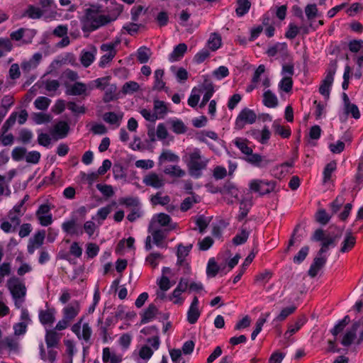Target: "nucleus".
Here are the masks:
<instances>
[{
  "mask_svg": "<svg viewBox=\"0 0 363 363\" xmlns=\"http://www.w3.org/2000/svg\"><path fill=\"white\" fill-rule=\"evenodd\" d=\"M140 113L145 120L154 122L164 117L167 113V106L162 101L155 100L153 111L150 109L143 108Z\"/></svg>",
  "mask_w": 363,
  "mask_h": 363,
  "instance_id": "nucleus-5",
  "label": "nucleus"
},
{
  "mask_svg": "<svg viewBox=\"0 0 363 363\" xmlns=\"http://www.w3.org/2000/svg\"><path fill=\"white\" fill-rule=\"evenodd\" d=\"M272 128L274 132L284 138H287L291 135V130L289 127H284L280 124L277 120L274 121L272 123Z\"/></svg>",
  "mask_w": 363,
  "mask_h": 363,
  "instance_id": "nucleus-52",
  "label": "nucleus"
},
{
  "mask_svg": "<svg viewBox=\"0 0 363 363\" xmlns=\"http://www.w3.org/2000/svg\"><path fill=\"white\" fill-rule=\"evenodd\" d=\"M187 50V46L185 43L177 45L169 55V60L172 62L180 60Z\"/></svg>",
  "mask_w": 363,
  "mask_h": 363,
  "instance_id": "nucleus-38",
  "label": "nucleus"
},
{
  "mask_svg": "<svg viewBox=\"0 0 363 363\" xmlns=\"http://www.w3.org/2000/svg\"><path fill=\"white\" fill-rule=\"evenodd\" d=\"M143 183L148 186L159 189L164 186V180L162 175L151 172L144 177Z\"/></svg>",
  "mask_w": 363,
  "mask_h": 363,
  "instance_id": "nucleus-25",
  "label": "nucleus"
},
{
  "mask_svg": "<svg viewBox=\"0 0 363 363\" xmlns=\"http://www.w3.org/2000/svg\"><path fill=\"white\" fill-rule=\"evenodd\" d=\"M42 86L46 90L50 96H55L60 87V83L56 79H43L41 81Z\"/></svg>",
  "mask_w": 363,
  "mask_h": 363,
  "instance_id": "nucleus-43",
  "label": "nucleus"
},
{
  "mask_svg": "<svg viewBox=\"0 0 363 363\" xmlns=\"http://www.w3.org/2000/svg\"><path fill=\"white\" fill-rule=\"evenodd\" d=\"M55 308H47L39 312V320L43 325H51L55 320Z\"/></svg>",
  "mask_w": 363,
  "mask_h": 363,
  "instance_id": "nucleus-31",
  "label": "nucleus"
},
{
  "mask_svg": "<svg viewBox=\"0 0 363 363\" xmlns=\"http://www.w3.org/2000/svg\"><path fill=\"white\" fill-rule=\"evenodd\" d=\"M108 22L107 18L96 6L88 9L84 17V25L95 30Z\"/></svg>",
  "mask_w": 363,
  "mask_h": 363,
  "instance_id": "nucleus-4",
  "label": "nucleus"
},
{
  "mask_svg": "<svg viewBox=\"0 0 363 363\" xmlns=\"http://www.w3.org/2000/svg\"><path fill=\"white\" fill-rule=\"evenodd\" d=\"M157 309L155 305H149L141 315V324H145L152 320L157 314Z\"/></svg>",
  "mask_w": 363,
  "mask_h": 363,
  "instance_id": "nucleus-45",
  "label": "nucleus"
},
{
  "mask_svg": "<svg viewBox=\"0 0 363 363\" xmlns=\"http://www.w3.org/2000/svg\"><path fill=\"white\" fill-rule=\"evenodd\" d=\"M191 246L179 245L177 250V264L179 265L185 264V258L188 255Z\"/></svg>",
  "mask_w": 363,
  "mask_h": 363,
  "instance_id": "nucleus-58",
  "label": "nucleus"
},
{
  "mask_svg": "<svg viewBox=\"0 0 363 363\" xmlns=\"http://www.w3.org/2000/svg\"><path fill=\"white\" fill-rule=\"evenodd\" d=\"M252 138L262 144L268 142L271 136V132L267 126H264L262 130L255 129L251 131Z\"/></svg>",
  "mask_w": 363,
  "mask_h": 363,
  "instance_id": "nucleus-32",
  "label": "nucleus"
},
{
  "mask_svg": "<svg viewBox=\"0 0 363 363\" xmlns=\"http://www.w3.org/2000/svg\"><path fill=\"white\" fill-rule=\"evenodd\" d=\"M123 117L122 112H107L104 114L103 120L114 128H118L121 125Z\"/></svg>",
  "mask_w": 363,
  "mask_h": 363,
  "instance_id": "nucleus-33",
  "label": "nucleus"
},
{
  "mask_svg": "<svg viewBox=\"0 0 363 363\" xmlns=\"http://www.w3.org/2000/svg\"><path fill=\"white\" fill-rule=\"evenodd\" d=\"M305 323L306 319L304 318H299L294 324L289 325L287 331L285 333V337H289L296 333L298 330H300Z\"/></svg>",
  "mask_w": 363,
  "mask_h": 363,
  "instance_id": "nucleus-62",
  "label": "nucleus"
},
{
  "mask_svg": "<svg viewBox=\"0 0 363 363\" xmlns=\"http://www.w3.org/2000/svg\"><path fill=\"white\" fill-rule=\"evenodd\" d=\"M269 316V313L266 315H262L256 322L255 330L252 331L251 335L252 340H255L258 334L262 331L264 324L267 321V318Z\"/></svg>",
  "mask_w": 363,
  "mask_h": 363,
  "instance_id": "nucleus-61",
  "label": "nucleus"
},
{
  "mask_svg": "<svg viewBox=\"0 0 363 363\" xmlns=\"http://www.w3.org/2000/svg\"><path fill=\"white\" fill-rule=\"evenodd\" d=\"M40 52L35 53L29 60H25L21 63V69L25 72H30L35 69L42 60Z\"/></svg>",
  "mask_w": 363,
  "mask_h": 363,
  "instance_id": "nucleus-29",
  "label": "nucleus"
},
{
  "mask_svg": "<svg viewBox=\"0 0 363 363\" xmlns=\"http://www.w3.org/2000/svg\"><path fill=\"white\" fill-rule=\"evenodd\" d=\"M360 323L359 322L354 323L352 326L350 328H347L344 333L342 340L341 341V343L344 346H348L350 345L352 341L354 340L356 332L357 329L359 328Z\"/></svg>",
  "mask_w": 363,
  "mask_h": 363,
  "instance_id": "nucleus-34",
  "label": "nucleus"
},
{
  "mask_svg": "<svg viewBox=\"0 0 363 363\" xmlns=\"http://www.w3.org/2000/svg\"><path fill=\"white\" fill-rule=\"evenodd\" d=\"M220 192L228 203H233L238 199L240 191L234 184L228 182L224 185Z\"/></svg>",
  "mask_w": 363,
  "mask_h": 363,
  "instance_id": "nucleus-22",
  "label": "nucleus"
},
{
  "mask_svg": "<svg viewBox=\"0 0 363 363\" xmlns=\"http://www.w3.org/2000/svg\"><path fill=\"white\" fill-rule=\"evenodd\" d=\"M69 128L67 123L63 121L59 122L54 127L53 134L58 138H63L67 135Z\"/></svg>",
  "mask_w": 363,
  "mask_h": 363,
  "instance_id": "nucleus-51",
  "label": "nucleus"
},
{
  "mask_svg": "<svg viewBox=\"0 0 363 363\" xmlns=\"http://www.w3.org/2000/svg\"><path fill=\"white\" fill-rule=\"evenodd\" d=\"M187 289V280L181 279L177 287L167 296V300L175 305L182 306L185 301L186 298L184 294Z\"/></svg>",
  "mask_w": 363,
  "mask_h": 363,
  "instance_id": "nucleus-7",
  "label": "nucleus"
},
{
  "mask_svg": "<svg viewBox=\"0 0 363 363\" xmlns=\"http://www.w3.org/2000/svg\"><path fill=\"white\" fill-rule=\"evenodd\" d=\"M109 81L110 77L98 78L95 80L89 82V88L91 91L95 88L105 90L108 85L110 84Z\"/></svg>",
  "mask_w": 363,
  "mask_h": 363,
  "instance_id": "nucleus-50",
  "label": "nucleus"
},
{
  "mask_svg": "<svg viewBox=\"0 0 363 363\" xmlns=\"http://www.w3.org/2000/svg\"><path fill=\"white\" fill-rule=\"evenodd\" d=\"M80 310L81 307L78 301H72L63 308L62 313L63 317L71 322L77 316Z\"/></svg>",
  "mask_w": 363,
  "mask_h": 363,
  "instance_id": "nucleus-24",
  "label": "nucleus"
},
{
  "mask_svg": "<svg viewBox=\"0 0 363 363\" xmlns=\"http://www.w3.org/2000/svg\"><path fill=\"white\" fill-rule=\"evenodd\" d=\"M276 184L274 182H269L261 179H253L250 182L249 187L252 191L259 194H266L274 190Z\"/></svg>",
  "mask_w": 363,
  "mask_h": 363,
  "instance_id": "nucleus-8",
  "label": "nucleus"
},
{
  "mask_svg": "<svg viewBox=\"0 0 363 363\" xmlns=\"http://www.w3.org/2000/svg\"><path fill=\"white\" fill-rule=\"evenodd\" d=\"M134 242L135 240L131 237L126 240H121L116 247V252L123 255L127 252L128 250H133Z\"/></svg>",
  "mask_w": 363,
  "mask_h": 363,
  "instance_id": "nucleus-44",
  "label": "nucleus"
},
{
  "mask_svg": "<svg viewBox=\"0 0 363 363\" xmlns=\"http://www.w3.org/2000/svg\"><path fill=\"white\" fill-rule=\"evenodd\" d=\"M266 52L269 57L279 56L285 58L289 55L287 44L286 43H277L269 46Z\"/></svg>",
  "mask_w": 363,
  "mask_h": 363,
  "instance_id": "nucleus-20",
  "label": "nucleus"
},
{
  "mask_svg": "<svg viewBox=\"0 0 363 363\" xmlns=\"http://www.w3.org/2000/svg\"><path fill=\"white\" fill-rule=\"evenodd\" d=\"M235 146L247 157L252 153V149L248 146L247 141L241 138H237L233 141Z\"/></svg>",
  "mask_w": 363,
  "mask_h": 363,
  "instance_id": "nucleus-53",
  "label": "nucleus"
},
{
  "mask_svg": "<svg viewBox=\"0 0 363 363\" xmlns=\"http://www.w3.org/2000/svg\"><path fill=\"white\" fill-rule=\"evenodd\" d=\"M251 3L249 0H238L236 13L238 16H242L247 13L250 8Z\"/></svg>",
  "mask_w": 363,
  "mask_h": 363,
  "instance_id": "nucleus-60",
  "label": "nucleus"
},
{
  "mask_svg": "<svg viewBox=\"0 0 363 363\" xmlns=\"http://www.w3.org/2000/svg\"><path fill=\"white\" fill-rule=\"evenodd\" d=\"M172 271L169 267H163L162 269V276L157 279V284L161 291H167L174 284L170 281V277L172 276Z\"/></svg>",
  "mask_w": 363,
  "mask_h": 363,
  "instance_id": "nucleus-21",
  "label": "nucleus"
},
{
  "mask_svg": "<svg viewBox=\"0 0 363 363\" xmlns=\"http://www.w3.org/2000/svg\"><path fill=\"white\" fill-rule=\"evenodd\" d=\"M45 231H39L35 233L31 239H30L28 245V252L30 254H33L35 250L42 246L45 239Z\"/></svg>",
  "mask_w": 363,
  "mask_h": 363,
  "instance_id": "nucleus-30",
  "label": "nucleus"
},
{
  "mask_svg": "<svg viewBox=\"0 0 363 363\" xmlns=\"http://www.w3.org/2000/svg\"><path fill=\"white\" fill-rule=\"evenodd\" d=\"M59 341L60 337L55 331L52 330H46L45 342L47 347H57Z\"/></svg>",
  "mask_w": 363,
  "mask_h": 363,
  "instance_id": "nucleus-47",
  "label": "nucleus"
},
{
  "mask_svg": "<svg viewBox=\"0 0 363 363\" xmlns=\"http://www.w3.org/2000/svg\"><path fill=\"white\" fill-rule=\"evenodd\" d=\"M337 164L335 161H332L326 164L323 170V182L328 183L331 180L332 174L335 171Z\"/></svg>",
  "mask_w": 363,
  "mask_h": 363,
  "instance_id": "nucleus-54",
  "label": "nucleus"
},
{
  "mask_svg": "<svg viewBox=\"0 0 363 363\" xmlns=\"http://www.w3.org/2000/svg\"><path fill=\"white\" fill-rule=\"evenodd\" d=\"M72 331L77 335L78 339L87 342L89 340L92 330L88 323L84 322V318L79 320L72 327Z\"/></svg>",
  "mask_w": 363,
  "mask_h": 363,
  "instance_id": "nucleus-9",
  "label": "nucleus"
},
{
  "mask_svg": "<svg viewBox=\"0 0 363 363\" xmlns=\"http://www.w3.org/2000/svg\"><path fill=\"white\" fill-rule=\"evenodd\" d=\"M140 332L145 335H151L152 337L147 339L146 344L138 347L134 351L133 355L136 357L138 363H147L154 352L159 349L160 341L155 327H145Z\"/></svg>",
  "mask_w": 363,
  "mask_h": 363,
  "instance_id": "nucleus-1",
  "label": "nucleus"
},
{
  "mask_svg": "<svg viewBox=\"0 0 363 363\" xmlns=\"http://www.w3.org/2000/svg\"><path fill=\"white\" fill-rule=\"evenodd\" d=\"M204 78V84H203V88L205 90V94H203L201 103L200 104L201 107H203L205 104L210 100L213 93L215 92V89L213 84L207 79L206 76H203Z\"/></svg>",
  "mask_w": 363,
  "mask_h": 363,
  "instance_id": "nucleus-35",
  "label": "nucleus"
},
{
  "mask_svg": "<svg viewBox=\"0 0 363 363\" xmlns=\"http://www.w3.org/2000/svg\"><path fill=\"white\" fill-rule=\"evenodd\" d=\"M245 160L252 165L257 167H264L269 163V160L265 157L257 153H250L245 157Z\"/></svg>",
  "mask_w": 363,
  "mask_h": 363,
  "instance_id": "nucleus-27",
  "label": "nucleus"
},
{
  "mask_svg": "<svg viewBox=\"0 0 363 363\" xmlns=\"http://www.w3.org/2000/svg\"><path fill=\"white\" fill-rule=\"evenodd\" d=\"M201 198L196 194H191L184 199L180 206L182 211H186L190 209L195 203H199Z\"/></svg>",
  "mask_w": 363,
  "mask_h": 363,
  "instance_id": "nucleus-46",
  "label": "nucleus"
},
{
  "mask_svg": "<svg viewBox=\"0 0 363 363\" xmlns=\"http://www.w3.org/2000/svg\"><path fill=\"white\" fill-rule=\"evenodd\" d=\"M167 123L172 130L176 134H183L186 131V126L181 119L172 118Z\"/></svg>",
  "mask_w": 363,
  "mask_h": 363,
  "instance_id": "nucleus-36",
  "label": "nucleus"
},
{
  "mask_svg": "<svg viewBox=\"0 0 363 363\" xmlns=\"http://www.w3.org/2000/svg\"><path fill=\"white\" fill-rule=\"evenodd\" d=\"M336 63H331L328 69L326 70L324 79H323L321 84L320 86L319 92L326 99L329 98L330 89L333 83L334 76L336 72Z\"/></svg>",
  "mask_w": 363,
  "mask_h": 363,
  "instance_id": "nucleus-6",
  "label": "nucleus"
},
{
  "mask_svg": "<svg viewBox=\"0 0 363 363\" xmlns=\"http://www.w3.org/2000/svg\"><path fill=\"white\" fill-rule=\"evenodd\" d=\"M132 340L133 335L131 334L123 333L119 337L118 343L123 350H127L131 344Z\"/></svg>",
  "mask_w": 363,
  "mask_h": 363,
  "instance_id": "nucleus-63",
  "label": "nucleus"
},
{
  "mask_svg": "<svg viewBox=\"0 0 363 363\" xmlns=\"http://www.w3.org/2000/svg\"><path fill=\"white\" fill-rule=\"evenodd\" d=\"M47 348H48V352H45V350L43 349V345H40V358L43 361H48L50 363H54L56 359V356H57V350H56L57 347H47Z\"/></svg>",
  "mask_w": 363,
  "mask_h": 363,
  "instance_id": "nucleus-42",
  "label": "nucleus"
},
{
  "mask_svg": "<svg viewBox=\"0 0 363 363\" xmlns=\"http://www.w3.org/2000/svg\"><path fill=\"white\" fill-rule=\"evenodd\" d=\"M152 230V237L147 236L145 240V250L149 251L152 249V238L153 243L160 247H163V240L165 238V231L161 230L160 228H154L151 229Z\"/></svg>",
  "mask_w": 363,
  "mask_h": 363,
  "instance_id": "nucleus-14",
  "label": "nucleus"
},
{
  "mask_svg": "<svg viewBox=\"0 0 363 363\" xmlns=\"http://www.w3.org/2000/svg\"><path fill=\"white\" fill-rule=\"evenodd\" d=\"M8 288L12 295L15 306L21 308L24 302L26 289L24 284L18 278L12 277L7 282Z\"/></svg>",
  "mask_w": 363,
  "mask_h": 363,
  "instance_id": "nucleus-3",
  "label": "nucleus"
},
{
  "mask_svg": "<svg viewBox=\"0 0 363 363\" xmlns=\"http://www.w3.org/2000/svg\"><path fill=\"white\" fill-rule=\"evenodd\" d=\"M97 54V49L94 45H90L86 49L82 50L80 54V61L84 67H89L95 60Z\"/></svg>",
  "mask_w": 363,
  "mask_h": 363,
  "instance_id": "nucleus-19",
  "label": "nucleus"
},
{
  "mask_svg": "<svg viewBox=\"0 0 363 363\" xmlns=\"http://www.w3.org/2000/svg\"><path fill=\"white\" fill-rule=\"evenodd\" d=\"M183 159L187 164L190 174L196 178L201 176V171L208 162V160L202 157L197 148L188 150Z\"/></svg>",
  "mask_w": 363,
  "mask_h": 363,
  "instance_id": "nucleus-2",
  "label": "nucleus"
},
{
  "mask_svg": "<svg viewBox=\"0 0 363 363\" xmlns=\"http://www.w3.org/2000/svg\"><path fill=\"white\" fill-rule=\"evenodd\" d=\"M35 35V32L33 29L28 28H20L11 33V38L18 43V45H21L23 44L30 43L33 37Z\"/></svg>",
  "mask_w": 363,
  "mask_h": 363,
  "instance_id": "nucleus-11",
  "label": "nucleus"
},
{
  "mask_svg": "<svg viewBox=\"0 0 363 363\" xmlns=\"http://www.w3.org/2000/svg\"><path fill=\"white\" fill-rule=\"evenodd\" d=\"M36 216L40 224L43 226H48L52 223V215L48 204H42L39 206L36 212Z\"/></svg>",
  "mask_w": 363,
  "mask_h": 363,
  "instance_id": "nucleus-15",
  "label": "nucleus"
},
{
  "mask_svg": "<svg viewBox=\"0 0 363 363\" xmlns=\"http://www.w3.org/2000/svg\"><path fill=\"white\" fill-rule=\"evenodd\" d=\"M199 298L195 296L187 311V320L190 324H194L197 322L201 315V311L199 309Z\"/></svg>",
  "mask_w": 363,
  "mask_h": 363,
  "instance_id": "nucleus-23",
  "label": "nucleus"
},
{
  "mask_svg": "<svg viewBox=\"0 0 363 363\" xmlns=\"http://www.w3.org/2000/svg\"><path fill=\"white\" fill-rule=\"evenodd\" d=\"M162 259V256L161 254L153 252L147 256L145 263L152 268H156L159 265Z\"/></svg>",
  "mask_w": 363,
  "mask_h": 363,
  "instance_id": "nucleus-59",
  "label": "nucleus"
},
{
  "mask_svg": "<svg viewBox=\"0 0 363 363\" xmlns=\"http://www.w3.org/2000/svg\"><path fill=\"white\" fill-rule=\"evenodd\" d=\"M21 220L18 216H13V212L9 213V220H4L0 225L1 229L6 233L14 232L20 225Z\"/></svg>",
  "mask_w": 363,
  "mask_h": 363,
  "instance_id": "nucleus-26",
  "label": "nucleus"
},
{
  "mask_svg": "<svg viewBox=\"0 0 363 363\" xmlns=\"http://www.w3.org/2000/svg\"><path fill=\"white\" fill-rule=\"evenodd\" d=\"M328 258L327 252H321L320 250L318 256L314 259L313 263L308 271V274L311 277H315L320 269L325 265Z\"/></svg>",
  "mask_w": 363,
  "mask_h": 363,
  "instance_id": "nucleus-18",
  "label": "nucleus"
},
{
  "mask_svg": "<svg viewBox=\"0 0 363 363\" xmlns=\"http://www.w3.org/2000/svg\"><path fill=\"white\" fill-rule=\"evenodd\" d=\"M51 103V100L45 96H39L34 101L35 107L41 111L46 110Z\"/></svg>",
  "mask_w": 363,
  "mask_h": 363,
  "instance_id": "nucleus-64",
  "label": "nucleus"
},
{
  "mask_svg": "<svg viewBox=\"0 0 363 363\" xmlns=\"http://www.w3.org/2000/svg\"><path fill=\"white\" fill-rule=\"evenodd\" d=\"M313 240L321 242V252H327L330 247H333L335 245V238L330 235H325L320 229L315 231Z\"/></svg>",
  "mask_w": 363,
  "mask_h": 363,
  "instance_id": "nucleus-10",
  "label": "nucleus"
},
{
  "mask_svg": "<svg viewBox=\"0 0 363 363\" xmlns=\"http://www.w3.org/2000/svg\"><path fill=\"white\" fill-rule=\"evenodd\" d=\"M8 349L10 352H17L19 350L18 340L13 337H7L0 342V350Z\"/></svg>",
  "mask_w": 363,
  "mask_h": 363,
  "instance_id": "nucleus-39",
  "label": "nucleus"
},
{
  "mask_svg": "<svg viewBox=\"0 0 363 363\" xmlns=\"http://www.w3.org/2000/svg\"><path fill=\"white\" fill-rule=\"evenodd\" d=\"M103 361L107 363H121L122 355L111 352L108 347L103 350Z\"/></svg>",
  "mask_w": 363,
  "mask_h": 363,
  "instance_id": "nucleus-40",
  "label": "nucleus"
},
{
  "mask_svg": "<svg viewBox=\"0 0 363 363\" xmlns=\"http://www.w3.org/2000/svg\"><path fill=\"white\" fill-rule=\"evenodd\" d=\"M116 43H104L101 45V50L104 54L101 57L99 65L101 67H105L116 56Z\"/></svg>",
  "mask_w": 363,
  "mask_h": 363,
  "instance_id": "nucleus-13",
  "label": "nucleus"
},
{
  "mask_svg": "<svg viewBox=\"0 0 363 363\" xmlns=\"http://www.w3.org/2000/svg\"><path fill=\"white\" fill-rule=\"evenodd\" d=\"M160 227L167 228L168 230L173 228L170 217L166 213H159L153 216L150 228H159Z\"/></svg>",
  "mask_w": 363,
  "mask_h": 363,
  "instance_id": "nucleus-17",
  "label": "nucleus"
},
{
  "mask_svg": "<svg viewBox=\"0 0 363 363\" xmlns=\"http://www.w3.org/2000/svg\"><path fill=\"white\" fill-rule=\"evenodd\" d=\"M355 242V237L351 233H347L342 243L340 251L343 253L350 251L354 247Z\"/></svg>",
  "mask_w": 363,
  "mask_h": 363,
  "instance_id": "nucleus-48",
  "label": "nucleus"
},
{
  "mask_svg": "<svg viewBox=\"0 0 363 363\" xmlns=\"http://www.w3.org/2000/svg\"><path fill=\"white\" fill-rule=\"evenodd\" d=\"M222 45V38L220 34L217 33H211L207 41L206 46L211 51L218 50Z\"/></svg>",
  "mask_w": 363,
  "mask_h": 363,
  "instance_id": "nucleus-41",
  "label": "nucleus"
},
{
  "mask_svg": "<svg viewBox=\"0 0 363 363\" xmlns=\"http://www.w3.org/2000/svg\"><path fill=\"white\" fill-rule=\"evenodd\" d=\"M91 91L89 88V82L88 84H84L82 82H75L74 84L70 86L67 90V93L69 95H89Z\"/></svg>",
  "mask_w": 363,
  "mask_h": 363,
  "instance_id": "nucleus-28",
  "label": "nucleus"
},
{
  "mask_svg": "<svg viewBox=\"0 0 363 363\" xmlns=\"http://www.w3.org/2000/svg\"><path fill=\"white\" fill-rule=\"evenodd\" d=\"M257 115L251 109L245 108L242 109L235 120V128L242 129L246 124H252L255 122Z\"/></svg>",
  "mask_w": 363,
  "mask_h": 363,
  "instance_id": "nucleus-12",
  "label": "nucleus"
},
{
  "mask_svg": "<svg viewBox=\"0 0 363 363\" xmlns=\"http://www.w3.org/2000/svg\"><path fill=\"white\" fill-rule=\"evenodd\" d=\"M62 228L65 233L71 235L79 237L83 234V229L74 218L64 221Z\"/></svg>",
  "mask_w": 363,
  "mask_h": 363,
  "instance_id": "nucleus-16",
  "label": "nucleus"
},
{
  "mask_svg": "<svg viewBox=\"0 0 363 363\" xmlns=\"http://www.w3.org/2000/svg\"><path fill=\"white\" fill-rule=\"evenodd\" d=\"M179 160V157L170 150H164L159 157V163L162 164L164 162H177Z\"/></svg>",
  "mask_w": 363,
  "mask_h": 363,
  "instance_id": "nucleus-56",
  "label": "nucleus"
},
{
  "mask_svg": "<svg viewBox=\"0 0 363 363\" xmlns=\"http://www.w3.org/2000/svg\"><path fill=\"white\" fill-rule=\"evenodd\" d=\"M163 171L164 174L177 178L183 177L186 174L185 171L178 165H168Z\"/></svg>",
  "mask_w": 363,
  "mask_h": 363,
  "instance_id": "nucleus-49",
  "label": "nucleus"
},
{
  "mask_svg": "<svg viewBox=\"0 0 363 363\" xmlns=\"http://www.w3.org/2000/svg\"><path fill=\"white\" fill-rule=\"evenodd\" d=\"M164 71L161 69L155 70L154 74V89L161 90L164 88L165 83L163 81Z\"/></svg>",
  "mask_w": 363,
  "mask_h": 363,
  "instance_id": "nucleus-57",
  "label": "nucleus"
},
{
  "mask_svg": "<svg viewBox=\"0 0 363 363\" xmlns=\"http://www.w3.org/2000/svg\"><path fill=\"white\" fill-rule=\"evenodd\" d=\"M220 269V267L218 265L214 258L208 259L206 267V274L208 277H216Z\"/></svg>",
  "mask_w": 363,
  "mask_h": 363,
  "instance_id": "nucleus-55",
  "label": "nucleus"
},
{
  "mask_svg": "<svg viewBox=\"0 0 363 363\" xmlns=\"http://www.w3.org/2000/svg\"><path fill=\"white\" fill-rule=\"evenodd\" d=\"M263 104L268 108H276L278 106V98L275 94L269 89L265 90L263 93Z\"/></svg>",
  "mask_w": 363,
  "mask_h": 363,
  "instance_id": "nucleus-37",
  "label": "nucleus"
}]
</instances>
